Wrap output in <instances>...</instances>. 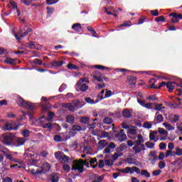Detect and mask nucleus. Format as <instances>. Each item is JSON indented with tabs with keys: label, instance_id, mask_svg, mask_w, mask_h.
<instances>
[{
	"label": "nucleus",
	"instance_id": "obj_1",
	"mask_svg": "<svg viewBox=\"0 0 182 182\" xmlns=\"http://www.w3.org/2000/svg\"><path fill=\"white\" fill-rule=\"evenodd\" d=\"M89 160L85 159L83 161V159H79L77 161H73V165L71 168V171H76V170H77V171L79 173H83V171H85V166H86L87 167H89Z\"/></svg>",
	"mask_w": 182,
	"mask_h": 182
},
{
	"label": "nucleus",
	"instance_id": "obj_2",
	"mask_svg": "<svg viewBox=\"0 0 182 182\" xmlns=\"http://www.w3.org/2000/svg\"><path fill=\"white\" fill-rule=\"evenodd\" d=\"M62 107L64 109H68L69 112H76L77 109H82L83 105H82V102L79 100H74L71 102L69 103H63L61 104Z\"/></svg>",
	"mask_w": 182,
	"mask_h": 182
},
{
	"label": "nucleus",
	"instance_id": "obj_3",
	"mask_svg": "<svg viewBox=\"0 0 182 182\" xmlns=\"http://www.w3.org/2000/svg\"><path fill=\"white\" fill-rule=\"evenodd\" d=\"M16 103L18 105V106H21V107H25L28 110L32 111L35 109V106L31 105V102L25 101V100H23V98H22L21 96L17 97Z\"/></svg>",
	"mask_w": 182,
	"mask_h": 182
},
{
	"label": "nucleus",
	"instance_id": "obj_4",
	"mask_svg": "<svg viewBox=\"0 0 182 182\" xmlns=\"http://www.w3.org/2000/svg\"><path fill=\"white\" fill-rule=\"evenodd\" d=\"M161 87H164V86H166L167 87V89L168 90V92H170V93H171V92H173V90H174V89H176V87H182V82H181L180 84L176 83V82H161Z\"/></svg>",
	"mask_w": 182,
	"mask_h": 182
},
{
	"label": "nucleus",
	"instance_id": "obj_5",
	"mask_svg": "<svg viewBox=\"0 0 182 182\" xmlns=\"http://www.w3.org/2000/svg\"><path fill=\"white\" fill-rule=\"evenodd\" d=\"M21 126H22V124H21L20 123H15L14 122H6L3 126V130L4 132L11 130H18V129H19Z\"/></svg>",
	"mask_w": 182,
	"mask_h": 182
},
{
	"label": "nucleus",
	"instance_id": "obj_6",
	"mask_svg": "<svg viewBox=\"0 0 182 182\" xmlns=\"http://www.w3.org/2000/svg\"><path fill=\"white\" fill-rule=\"evenodd\" d=\"M15 140V135L14 134H4L2 136V141L6 146H11Z\"/></svg>",
	"mask_w": 182,
	"mask_h": 182
},
{
	"label": "nucleus",
	"instance_id": "obj_7",
	"mask_svg": "<svg viewBox=\"0 0 182 182\" xmlns=\"http://www.w3.org/2000/svg\"><path fill=\"white\" fill-rule=\"evenodd\" d=\"M114 137L116 139H118L119 141H124V140L127 139V136L126 135V134H124V129H121L119 132H117L115 134Z\"/></svg>",
	"mask_w": 182,
	"mask_h": 182
},
{
	"label": "nucleus",
	"instance_id": "obj_8",
	"mask_svg": "<svg viewBox=\"0 0 182 182\" xmlns=\"http://www.w3.org/2000/svg\"><path fill=\"white\" fill-rule=\"evenodd\" d=\"M169 16H173V18L171 20V22L172 23H178V22H180V19H182L181 14L171 13L169 14Z\"/></svg>",
	"mask_w": 182,
	"mask_h": 182
},
{
	"label": "nucleus",
	"instance_id": "obj_9",
	"mask_svg": "<svg viewBox=\"0 0 182 182\" xmlns=\"http://www.w3.org/2000/svg\"><path fill=\"white\" fill-rule=\"evenodd\" d=\"M14 141L16 147H19L20 146L25 144V141H26V139L25 137L16 138V136H15Z\"/></svg>",
	"mask_w": 182,
	"mask_h": 182
},
{
	"label": "nucleus",
	"instance_id": "obj_10",
	"mask_svg": "<svg viewBox=\"0 0 182 182\" xmlns=\"http://www.w3.org/2000/svg\"><path fill=\"white\" fill-rule=\"evenodd\" d=\"M102 75L103 74L102 73L95 70L92 73V76L95 79V80H97V82H103V78H102Z\"/></svg>",
	"mask_w": 182,
	"mask_h": 182
},
{
	"label": "nucleus",
	"instance_id": "obj_11",
	"mask_svg": "<svg viewBox=\"0 0 182 182\" xmlns=\"http://www.w3.org/2000/svg\"><path fill=\"white\" fill-rule=\"evenodd\" d=\"M75 89L77 92H82V93H84V92H86V90L89 89V86L86 85V83H82L81 85H77V84H76Z\"/></svg>",
	"mask_w": 182,
	"mask_h": 182
},
{
	"label": "nucleus",
	"instance_id": "obj_12",
	"mask_svg": "<svg viewBox=\"0 0 182 182\" xmlns=\"http://www.w3.org/2000/svg\"><path fill=\"white\" fill-rule=\"evenodd\" d=\"M132 149L134 151V154H139L141 153V151H144V150H146V147L144 146V144H141L140 146H134Z\"/></svg>",
	"mask_w": 182,
	"mask_h": 182
},
{
	"label": "nucleus",
	"instance_id": "obj_13",
	"mask_svg": "<svg viewBox=\"0 0 182 182\" xmlns=\"http://www.w3.org/2000/svg\"><path fill=\"white\" fill-rule=\"evenodd\" d=\"M80 123H82V124H89L90 123V118L87 116H83L80 118Z\"/></svg>",
	"mask_w": 182,
	"mask_h": 182
},
{
	"label": "nucleus",
	"instance_id": "obj_14",
	"mask_svg": "<svg viewBox=\"0 0 182 182\" xmlns=\"http://www.w3.org/2000/svg\"><path fill=\"white\" fill-rule=\"evenodd\" d=\"M107 144L108 142L106 141V140L102 139L98 142V149H100V150H103V149H105Z\"/></svg>",
	"mask_w": 182,
	"mask_h": 182
},
{
	"label": "nucleus",
	"instance_id": "obj_15",
	"mask_svg": "<svg viewBox=\"0 0 182 182\" xmlns=\"http://www.w3.org/2000/svg\"><path fill=\"white\" fill-rule=\"evenodd\" d=\"M122 116L125 117V119H130L132 117V112H130L129 109H124L122 111Z\"/></svg>",
	"mask_w": 182,
	"mask_h": 182
},
{
	"label": "nucleus",
	"instance_id": "obj_16",
	"mask_svg": "<svg viewBox=\"0 0 182 182\" xmlns=\"http://www.w3.org/2000/svg\"><path fill=\"white\" fill-rule=\"evenodd\" d=\"M65 122L70 124H73L75 123V116L68 114L65 118Z\"/></svg>",
	"mask_w": 182,
	"mask_h": 182
},
{
	"label": "nucleus",
	"instance_id": "obj_17",
	"mask_svg": "<svg viewBox=\"0 0 182 182\" xmlns=\"http://www.w3.org/2000/svg\"><path fill=\"white\" fill-rule=\"evenodd\" d=\"M72 29H73V31H75V32H80V31H82V24L79 23H74L72 26Z\"/></svg>",
	"mask_w": 182,
	"mask_h": 182
},
{
	"label": "nucleus",
	"instance_id": "obj_18",
	"mask_svg": "<svg viewBox=\"0 0 182 182\" xmlns=\"http://www.w3.org/2000/svg\"><path fill=\"white\" fill-rule=\"evenodd\" d=\"M31 174H33V176H38V174H42V173H43V168H41V169L39 168H36L33 169L32 168L31 170Z\"/></svg>",
	"mask_w": 182,
	"mask_h": 182
},
{
	"label": "nucleus",
	"instance_id": "obj_19",
	"mask_svg": "<svg viewBox=\"0 0 182 182\" xmlns=\"http://www.w3.org/2000/svg\"><path fill=\"white\" fill-rule=\"evenodd\" d=\"M10 4L11 5L13 9H16L17 11V16H21V11H19V9H18V4L16 2L11 1H10Z\"/></svg>",
	"mask_w": 182,
	"mask_h": 182
},
{
	"label": "nucleus",
	"instance_id": "obj_20",
	"mask_svg": "<svg viewBox=\"0 0 182 182\" xmlns=\"http://www.w3.org/2000/svg\"><path fill=\"white\" fill-rule=\"evenodd\" d=\"M127 80L129 85H136V82L137 80L134 76H128Z\"/></svg>",
	"mask_w": 182,
	"mask_h": 182
},
{
	"label": "nucleus",
	"instance_id": "obj_21",
	"mask_svg": "<svg viewBox=\"0 0 182 182\" xmlns=\"http://www.w3.org/2000/svg\"><path fill=\"white\" fill-rule=\"evenodd\" d=\"M50 181L59 182V176L58 173H53L50 175Z\"/></svg>",
	"mask_w": 182,
	"mask_h": 182
},
{
	"label": "nucleus",
	"instance_id": "obj_22",
	"mask_svg": "<svg viewBox=\"0 0 182 182\" xmlns=\"http://www.w3.org/2000/svg\"><path fill=\"white\" fill-rule=\"evenodd\" d=\"M65 63V61L61 60V61H57L55 60L53 63H51V65L53 68H60V66H62Z\"/></svg>",
	"mask_w": 182,
	"mask_h": 182
},
{
	"label": "nucleus",
	"instance_id": "obj_23",
	"mask_svg": "<svg viewBox=\"0 0 182 182\" xmlns=\"http://www.w3.org/2000/svg\"><path fill=\"white\" fill-rule=\"evenodd\" d=\"M85 101L86 103H89L90 105H96V103H99V100L95 101V100L90 97H85Z\"/></svg>",
	"mask_w": 182,
	"mask_h": 182
},
{
	"label": "nucleus",
	"instance_id": "obj_24",
	"mask_svg": "<svg viewBox=\"0 0 182 182\" xmlns=\"http://www.w3.org/2000/svg\"><path fill=\"white\" fill-rule=\"evenodd\" d=\"M69 160H70L69 156H68L65 154H63L60 161V163H63V164H66V163H69Z\"/></svg>",
	"mask_w": 182,
	"mask_h": 182
},
{
	"label": "nucleus",
	"instance_id": "obj_25",
	"mask_svg": "<svg viewBox=\"0 0 182 182\" xmlns=\"http://www.w3.org/2000/svg\"><path fill=\"white\" fill-rule=\"evenodd\" d=\"M154 120L156 122V123H162V122L164 120V117H163V115L161 114H158L156 117H155Z\"/></svg>",
	"mask_w": 182,
	"mask_h": 182
},
{
	"label": "nucleus",
	"instance_id": "obj_26",
	"mask_svg": "<svg viewBox=\"0 0 182 182\" xmlns=\"http://www.w3.org/2000/svg\"><path fill=\"white\" fill-rule=\"evenodd\" d=\"M63 154H64L62 151H57V152H55V154H54L55 159H57V160H58V161H60Z\"/></svg>",
	"mask_w": 182,
	"mask_h": 182
},
{
	"label": "nucleus",
	"instance_id": "obj_27",
	"mask_svg": "<svg viewBox=\"0 0 182 182\" xmlns=\"http://www.w3.org/2000/svg\"><path fill=\"white\" fill-rule=\"evenodd\" d=\"M5 157L8 160H11V161H14V163H18V160L12 156V154H11V152H9L8 154H6Z\"/></svg>",
	"mask_w": 182,
	"mask_h": 182
},
{
	"label": "nucleus",
	"instance_id": "obj_28",
	"mask_svg": "<svg viewBox=\"0 0 182 182\" xmlns=\"http://www.w3.org/2000/svg\"><path fill=\"white\" fill-rule=\"evenodd\" d=\"M95 163H97V159L96 158H92L90 159V164L91 167H92V168H96V167H97V164H96L95 165H93Z\"/></svg>",
	"mask_w": 182,
	"mask_h": 182
},
{
	"label": "nucleus",
	"instance_id": "obj_29",
	"mask_svg": "<svg viewBox=\"0 0 182 182\" xmlns=\"http://www.w3.org/2000/svg\"><path fill=\"white\" fill-rule=\"evenodd\" d=\"M103 123H105V124H112V123H113V119L109 117H105L103 119Z\"/></svg>",
	"mask_w": 182,
	"mask_h": 182
},
{
	"label": "nucleus",
	"instance_id": "obj_30",
	"mask_svg": "<svg viewBox=\"0 0 182 182\" xmlns=\"http://www.w3.org/2000/svg\"><path fill=\"white\" fill-rule=\"evenodd\" d=\"M29 33H28V31H25L23 33H21L20 34V33H19V36H18V34H15V38H16V39H17V41H20V39H21V38H23L24 36H28V34Z\"/></svg>",
	"mask_w": 182,
	"mask_h": 182
},
{
	"label": "nucleus",
	"instance_id": "obj_31",
	"mask_svg": "<svg viewBox=\"0 0 182 182\" xmlns=\"http://www.w3.org/2000/svg\"><path fill=\"white\" fill-rule=\"evenodd\" d=\"M163 124L164 125L165 129H166V130H174L176 129L175 127L171 126V124L167 122H164Z\"/></svg>",
	"mask_w": 182,
	"mask_h": 182
},
{
	"label": "nucleus",
	"instance_id": "obj_32",
	"mask_svg": "<svg viewBox=\"0 0 182 182\" xmlns=\"http://www.w3.org/2000/svg\"><path fill=\"white\" fill-rule=\"evenodd\" d=\"M43 129H48V130H52L53 129V125L52 123L48 122L43 124Z\"/></svg>",
	"mask_w": 182,
	"mask_h": 182
},
{
	"label": "nucleus",
	"instance_id": "obj_33",
	"mask_svg": "<svg viewBox=\"0 0 182 182\" xmlns=\"http://www.w3.org/2000/svg\"><path fill=\"white\" fill-rule=\"evenodd\" d=\"M149 89H161V82L159 83V86L156 85V82L151 84L148 86Z\"/></svg>",
	"mask_w": 182,
	"mask_h": 182
},
{
	"label": "nucleus",
	"instance_id": "obj_34",
	"mask_svg": "<svg viewBox=\"0 0 182 182\" xmlns=\"http://www.w3.org/2000/svg\"><path fill=\"white\" fill-rule=\"evenodd\" d=\"M71 130L72 132H82V127L79 125H73Z\"/></svg>",
	"mask_w": 182,
	"mask_h": 182
},
{
	"label": "nucleus",
	"instance_id": "obj_35",
	"mask_svg": "<svg viewBox=\"0 0 182 182\" xmlns=\"http://www.w3.org/2000/svg\"><path fill=\"white\" fill-rule=\"evenodd\" d=\"M141 176H144L146 178H150V173L146 169H144L141 172Z\"/></svg>",
	"mask_w": 182,
	"mask_h": 182
},
{
	"label": "nucleus",
	"instance_id": "obj_36",
	"mask_svg": "<svg viewBox=\"0 0 182 182\" xmlns=\"http://www.w3.org/2000/svg\"><path fill=\"white\" fill-rule=\"evenodd\" d=\"M53 117H55V112H49L48 114V119H47V120L48 122H50V121L53 120Z\"/></svg>",
	"mask_w": 182,
	"mask_h": 182
},
{
	"label": "nucleus",
	"instance_id": "obj_37",
	"mask_svg": "<svg viewBox=\"0 0 182 182\" xmlns=\"http://www.w3.org/2000/svg\"><path fill=\"white\" fill-rule=\"evenodd\" d=\"M124 26H125V27L132 26V21H127L124 23L119 25V28H123Z\"/></svg>",
	"mask_w": 182,
	"mask_h": 182
},
{
	"label": "nucleus",
	"instance_id": "obj_38",
	"mask_svg": "<svg viewBox=\"0 0 182 182\" xmlns=\"http://www.w3.org/2000/svg\"><path fill=\"white\" fill-rule=\"evenodd\" d=\"M95 69H100V70H110V69L107 67H105L103 65H95Z\"/></svg>",
	"mask_w": 182,
	"mask_h": 182
},
{
	"label": "nucleus",
	"instance_id": "obj_39",
	"mask_svg": "<svg viewBox=\"0 0 182 182\" xmlns=\"http://www.w3.org/2000/svg\"><path fill=\"white\" fill-rule=\"evenodd\" d=\"M4 63H7L8 65H14L15 64V60L9 58L6 60H4Z\"/></svg>",
	"mask_w": 182,
	"mask_h": 182
},
{
	"label": "nucleus",
	"instance_id": "obj_40",
	"mask_svg": "<svg viewBox=\"0 0 182 182\" xmlns=\"http://www.w3.org/2000/svg\"><path fill=\"white\" fill-rule=\"evenodd\" d=\"M59 2V0H46V4L47 5H55V4H58Z\"/></svg>",
	"mask_w": 182,
	"mask_h": 182
},
{
	"label": "nucleus",
	"instance_id": "obj_41",
	"mask_svg": "<svg viewBox=\"0 0 182 182\" xmlns=\"http://www.w3.org/2000/svg\"><path fill=\"white\" fill-rule=\"evenodd\" d=\"M105 166H107L108 167H110V166H113L114 164V161L111 159H107L105 161Z\"/></svg>",
	"mask_w": 182,
	"mask_h": 182
},
{
	"label": "nucleus",
	"instance_id": "obj_42",
	"mask_svg": "<svg viewBox=\"0 0 182 182\" xmlns=\"http://www.w3.org/2000/svg\"><path fill=\"white\" fill-rule=\"evenodd\" d=\"M156 22H166V18H164V16H160L159 17H156L155 18Z\"/></svg>",
	"mask_w": 182,
	"mask_h": 182
},
{
	"label": "nucleus",
	"instance_id": "obj_43",
	"mask_svg": "<svg viewBox=\"0 0 182 182\" xmlns=\"http://www.w3.org/2000/svg\"><path fill=\"white\" fill-rule=\"evenodd\" d=\"M28 45L30 46V49H35V48H36L38 43L34 42V41H30L28 43Z\"/></svg>",
	"mask_w": 182,
	"mask_h": 182
},
{
	"label": "nucleus",
	"instance_id": "obj_44",
	"mask_svg": "<svg viewBox=\"0 0 182 182\" xmlns=\"http://www.w3.org/2000/svg\"><path fill=\"white\" fill-rule=\"evenodd\" d=\"M63 170H64V171H66L67 173H69L70 171V166L65 164L63 165Z\"/></svg>",
	"mask_w": 182,
	"mask_h": 182
},
{
	"label": "nucleus",
	"instance_id": "obj_45",
	"mask_svg": "<svg viewBox=\"0 0 182 182\" xmlns=\"http://www.w3.org/2000/svg\"><path fill=\"white\" fill-rule=\"evenodd\" d=\"M162 106H163L162 104H156L155 105L154 110H159V112H160L161 110V109H166V107H162Z\"/></svg>",
	"mask_w": 182,
	"mask_h": 182
},
{
	"label": "nucleus",
	"instance_id": "obj_46",
	"mask_svg": "<svg viewBox=\"0 0 182 182\" xmlns=\"http://www.w3.org/2000/svg\"><path fill=\"white\" fill-rule=\"evenodd\" d=\"M54 141L58 142L63 141V140H62V136L59 134L54 135Z\"/></svg>",
	"mask_w": 182,
	"mask_h": 182
},
{
	"label": "nucleus",
	"instance_id": "obj_47",
	"mask_svg": "<svg viewBox=\"0 0 182 182\" xmlns=\"http://www.w3.org/2000/svg\"><path fill=\"white\" fill-rule=\"evenodd\" d=\"M145 146L147 147V149H153V147H154V143L147 141L145 143Z\"/></svg>",
	"mask_w": 182,
	"mask_h": 182
},
{
	"label": "nucleus",
	"instance_id": "obj_48",
	"mask_svg": "<svg viewBox=\"0 0 182 182\" xmlns=\"http://www.w3.org/2000/svg\"><path fill=\"white\" fill-rule=\"evenodd\" d=\"M148 160H149V161H151V164L154 165V164L157 162V160H159V157L158 156H155L153 159L149 158Z\"/></svg>",
	"mask_w": 182,
	"mask_h": 182
},
{
	"label": "nucleus",
	"instance_id": "obj_49",
	"mask_svg": "<svg viewBox=\"0 0 182 182\" xmlns=\"http://www.w3.org/2000/svg\"><path fill=\"white\" fill-rule=\"evenodd\" d=\"M22 134H23V137H29V135L31 134V133L29 132V130L23 129Z\"/></svg>",
	"mask_w": 182,
	"mask_h": 182
},
{
	"label": "nucleus",
	"instance_id": "obj_50",
	"mask_svg": "<svg viewBox=\"0 0 182 182\" xmlns=\"http://www.w3.org/2000/svg\"><path fill=\"white\" fill-rule=\"evenodd\" d=\"M66 84L63 83L60 87L58 89V92H60V93H62V92H63L64 90H65L66 89Z\"/></svg>",
	"mask_w": 182,
	"mask_h": 182
},
{
	"label": "nucleus",
	"instance_id": "obj_51",
	"mask_svg": "<svg viewBox=\"0 0 182 182\" xmlns=\"http://www.w3.org/2000/svg\"><path fill=\"white\" fill-rule=\"evenodd\" d=\"M124 171L126 174H129V173H130V174H133V173H134V171H132V168L130 167H126Z\"/></svg>",
	"mask_w": 182,
	"mask_h": 182
},
{
	"label": "nucleus",
	"instance_id": "obj_52",
	"mask_svg": "<svg viewBox=\"0 0 182 182\" xmlns=\"http://www.w3.org/2000/svg\"><path fill=\"white\" fill-rule=\"evenodd\" d=\"M46 10H47L48 15H50V14H53L55 9H53L52 7L47 6Z\"/></svg>",
	"mask_w": 182,
	"mask_h": 182
},
{
	"label": "nucleus",
	"instance_id": "obj_53",
	"mask_svg": "<svg viewBox=\"0 0 182 182\" xmlns=\"http://www.w3.org/2000/svg\"><path fill=\"white\" fill-rule=\"evenodd\" d=\"M180 120V115L175 114L173 120L171 121L172 123H177Z\"/></svg>",
	"mask_w": 182,
	"mask_h": 182
},
{
	"label": "nucleus",
	"instance_id": "obj_54",
	"mask_svg": "<svg viewBox=\"0 0 182 182\" xmlns=\"http://www.w3.org/2000/svg\"><path fill=\"white\" fill-rule=\"evenodd\" d=\"M152 124H150V122H145L144 123L143 127H144L145 129H151V128Z\"/></svg>",
	"mask_w": 182,
	"mask_h": 182
},
{
	"label": "nucleus",
	"instance_id": "obj_55",
	"mask_svg": "<svg viewBox=\"0 0 182 182\" xmlns=\"http://www.w3.org/2000/svg\"><path fill=\"white\" fill-rule=\"evenodd\" d=\"M159 168L162 169V168H164V167H166V162L164 161H161L159 163V165H158Z\"/></svg>",
	"mask_w": 182,
	"mask_h": 182
},
{
	"label": "nucleus",
	"instance_id": "obj_56",
	"mask_svg": "<svg viewBox=\"0 0 182 182\" xmlns=\"http://www.w3.org/2000/svg\"><path fill=\"white\" fill-rule=\"evenodd\" d=\"M149 157H157V152L156 151H151L149 154Z\"/></svg>",
	"mask_w": 182,
	"mask_h": 182
},
{
	"label": "nucleus",
	"instance_id": "obj_57",
	"mask_svg": "<svg viewBox=\"0 0 182 182\" xmlns=\"http://www.w3.org/2000/svg\"><path fill=\"white\" fill-rule=\"evenodd\" d=\"M160 174H161V170H160V169L155 170L152 172V175L154 176H160Z\"/></svg>",
	"mask_w": 182,
	"mask_h": 182
},
{
	"label": "nucleus",
	"instance_id": "obj_58",
	"mask_svg": "<svg viewBox=\"0 0 182 182\" xmlns=\"http://www.w3.org/2000/svg\"><path fill=\"white\" fill-rule=\"evenodd\" d=\"M67 68H68V69H70V70H72V69L76 70V69H77V66L75 65H73V64H68Z\"/></svg>",
	"mask_w": 182,
	"mask_h": 182
},
{
	"label": "nucleus",
	"instance_id": "obj_59",
	"mask_svg": "<svg viewBox=\"0 0 182 182\" xmlns=\"http://www.w3.org/2000/svg\"><path fill=\"white\" fill-rule=\"evenodd\" d=\"M151 15L153 16H159V10L155 9V10H151Z\"/></svg>",
	"mask_w": 182,
	"mask_h": 182
},
{
	"label": "nucleus",
	"instance_id": "obj_60",
	"mask_svg": "<svg viewBox=\"0 0 182 182\" xmlns=\"http://www.w3.org/2000/svg\"><path fill=\"white\" fill-rule=\"evenodd\" d=\"M159 134H168V132H167V131H166V129H163V128H159Z\"/></svg>",
	"mask_w": 182,
	"mask_h": 182
},
{
	"label": "nucleus",
	"instance_id": "obj_61",
	"mask_svg": "<svg viewBox=\"0 0 182 182\" xmlns=\"http://www.w3.org/2000/svg\"><path fill=\"white\" fill-rule=\"evenodd\" d=\"M105 161L100 160L99 164H98V168H103V167H105Z\"/></svg>",
	"mask_w": 182,
	"mask_h": 182
},
{
	"label": "nucleus",
	"instance_id": "obj_62",
	"mask_svg": "<svg viewBox=\"0 0 182 182\" xmlns=\"http://www.w3.org/2000/svg\"><path fill=\"white\" fill-rule=\"evenodd\" d=\"M128 133L129 134L134 135V134H136L137 130H136L135 129H128Z\"/></svg>",
	"mask_w": 182,
	"mask_h": 182
},
{
	"label": "nucleus",
	"instance_id": "obj_63",
	"mask_svg": "<svg viewBox=\"0 0 182 182\" xmlns=\"http://www.w3.org/2000/svg\"><path fill=\"white\" fill-rule=\"evenodd\" d=\"M176 155L182 156V149H180V147H176Z\"/></svg>",
	"mask_w": 182,
	"mask_h": 182
},
{
	"label": "nucleus",
	"instance_id": "obj_64",
	"mask_svg": "<svg viewBox=\"0 0 182 182\" xmlns=\"http://www.w3.org/2000/svg\"><path fill=\"white\" fill-rule=\"evenodd\" d=\"M33 62L36 65H39V66L42 65V60H39L38 58L34 59V60Z\"/></svg>",
	"mask_w": 182,
	"mask_h": 182
}]
</instances>
